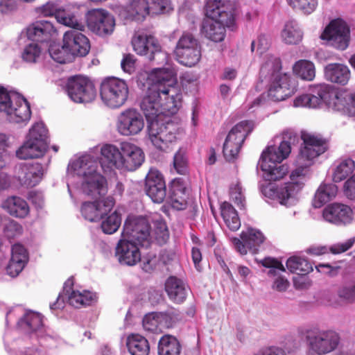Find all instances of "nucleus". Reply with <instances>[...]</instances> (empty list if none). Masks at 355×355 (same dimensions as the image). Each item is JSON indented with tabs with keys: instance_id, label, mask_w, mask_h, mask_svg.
<instances>
[{
	"instance_id": "obj_1",
	"label": "nucleus",
	"mask_w": 355,
	"mask_h": 355,
	"mask_svg": "<svg viewBox=\"0 0 355 355\" xmlns=\"http://www.w3.org/2000/svg\"><path fill=\"white\" fill-rule=\"evenodd\" d=\"M279 140V144H269L262 152L258 166L263 172L265 181L275 182L282 179L288 173V166L282 164L292 150L297 147V155L294 160L295 168L290 175L291 182L281 186L272 182L261 188L264 196L272 200H277L279 203L287 207L293 206L297 202L295 195L302 189L304 182L309 179L311 171V133L302 130L299 135L291 129L283 132Z\"/></svg>"
},
{
	"instance_id": "obj_2",
	"label": "nucleus",
	"mask_w": 355,
	"mask_h": 355,
	"mask_svg": "<svg viewBox=\"0 0 355 355\" xmlns=\"http://www.w3.org/2000/svg\"><path fill=\"white\" fill-rule=\"evenodd\" d=\"M100 159L91 154H85L70 162L67 168L68 192L72 197L71 187L93 198H100L107 193V181L101 174L111 175L114 168L133 171L145 159L143 150L136 145L123 142L120 149L112 144L101 148Z\"/></svg>"
},
{
	"instance_id": "obj_3",
	"label": "nucleus",
	"mask_w": 355,
	"mask_h": 355,
	"mask_svg": "<svg viewBox=\"0 0 355 355\" xmlns=\"http://www.w3.org/2000/svg\"><path fill=\"white\" fill-rule=\"evenodd\" d=\"M153 84L140 102L146 116L147 130L152 144L160 151H166L180 134L178 124L171 116L181 105V94L173 87L172 73L167 69H154L151 73Z\"/></svg>"
},
{
	"instance_id": "obj_4",
	"label": "nucleus",
	"mask_w": 355,
	"mask_h": 355,
	"mask_svg": "<svg viewBox=\"0 0 355 355\" xmlns=\"http://www.w3.org/2000/svg\"><path fill=\"white\" fill-rule=\"evenodd\" d=\"M282 62L279 58L270 56L262 64L259 76L261 83H268V94L262 93L254 98L252 91H250L245 103V109L250 113L254 112L266 101V98L273 101H281L291 96L297 90V83L291 73H282Z\"/></svg>"
},
{
	"instance_id": "obj_5",
	"label": "nucleus",
	"mask_w": 355,
	"mask_h": 355,
	"mask_svg": "<svg viewBox=\"0 0 355 355\" xmlns=\"http://www.w3.org/2000/svg\"><path fill=\"white\" fill-rule=\"evenodd\" d=\"M12 317H19L16 331L21 334L13 340L37 341L41 346L47 348L57 347L64 343L56 332L44 325V317L41 313L26 310L21 306L17 305L6 312V325Z\"/></svg>"
},
{
	"instance_id": "obj_6",
	"label": "nucleus",
	"mask_w": 355,
	"mask_h": 355,
	"mask_svg": "<svg viewBox=\"0 0 355 355\" xmlns=\"http://www.w3.org/2000/svg\"><path fill=\"white\" fill-rule=\"evenodd\" d=\"M205 13L208 19L202 23V33L212 42H222L226 34L225 27L230 28L234 25V6L228 0H207Z\"/></svg>"
},
{
	"instance_id": "obj_7",
	"label": "nucleus",
	"mask_w": 355,
	"mask_h": 355,
	"mask_svg": "<svg viewBox=\"0 0 355 355\" xmlns=\"http://www.w3.org/2000/svg\"><path fill=\"white\" fill-rule=\"evenodd\" d=\"M0 112L12 123H27L31 119V106L20 94L0 86Z\"/></svg>"
},
{
	"instance_id": "obj_8",
	"label": "nucleus",
	"mask_w": 355,
	"mask_h": 355,
	"mask_svg": "<svg viewBox=\"0 0 355 355\" xmlns=\"http://www.w3.org/2000/svg\"><path fill=\"white\" fill-rule=\"evenodd\" d=\"M49 143L44 124L37 122L30 129L26 141L17 150L16 156L21 159L39 158L44 155Z\"/></svg>"
},
{
	"instance_id": "obj_9",
	"label": "nucleus",
	"mask_w": 355,
	"mask_h": 355,
	"mask_svg": "<svg viewBox=\"0 0 355 355\" xmlns=\"http://www.w3.org/2000/svg\"><path fill=\"white\" fill-rule=\"evenodd\" d=\"M73 279L69 277L64 284L63 290L60 293L56 301L50 304V309L52 313L57 310L62 309L66 302L69 305L79 309L83 306H90L94 303L96 300V294L89 291L84 290L83 292L75 291L73 288Z\"/></svg>"
},
{
	"instance_id": "obj_10",
	"label": "nucleus",
	"mask_w": 355,
	"mask_h": 355,
	"mask_svg": "<svg viewBox=\"0 0 355 355\" xmlns=\"http://www.w3.org/2000/svg\"><path fill=\"white\" fill-rule=\"evenodd\" d=\"M349 96L344 91L334 86L321 84L312 86V108L325 104L334 110H343L349 104Z\"/></svg>"
},
{
	"instance_id": "obj_11",
	"label": "nucleus",
	"mask_w": 355,
	"mask_h": 355,
	"mask_svg": "<svg viewBox=\"0 0 355 355\" xmlns=\"http://www.w3.org/2000/svg\"><path fill=\"white\" fill-rule=\"evenodd\" d=\"M128 87L122 79L109 77L101 83L100 96L107 107L115 109L122 106L128 99Z\"/></svg>"
},
{
	"instance_id": "obj_12",
	"label": "nucleus",
	"mask_w": 355,
	"mask_h": 355,
	"mask_svg": "<svg viewBox=\"0 0 355 355\" xmlns=\"http://www.w3.org/2000/svg\"><path fill=\"white\" fill-rule=\"evenodd\" d=\"M253 128L252 121H242L231 129L223 148V153L227 161L232 162L236 158L245 138L252 132Z\"/></svg>"
},
{
	"instance_id": "obj_13",
	"label": "nucleus",
	"mask_w": 355,
	"mask_h": 355,
	"mask_svg": "<svg viewBox=\"0 0 355 355\" xmlns=\"http://www.w3.org/2000/svg\"><path fill=\"white\" fill-rule=\"evenodd\" d=\"M68 96L75 103H86L96 95L94 84L87 77L76 75L69 77L64 86Z\"/></svg>"
},
{
	"instance_id": "obj_14",
	"label": "nucleus",
	"mask_w": 355,
	"mask_h": 355,
	"mask_svg": "<svg viewBox=\"0 0 355 355\" xmlns=\"http://www.w3.org/2000/svg\"><path fill=\"white\" fill-rule=\"evenodd\" d=\"M121 235L148 248L152 243L150 225L148 220L142 216L128 217L123 225Z\"/></svg>"
},
{
	"instance_id": "obj_15",
	"label": "nucleus",
	"mask_w": 355,
	"mask_h": 355,
	"mask_svg": "<svg viewBox=\"0 0 355 355\" xmlns=\"http://www.w3.org/2000/svg\"><path fill=\"white\" fill-rule=\"evenodd\" d=\"M134 51L140 55L146 56L157 64L167 62L168 54L162 50L157 39L149 35L139 34L132 40Z\"/></svg>"
},
{
	"instance_id": "obj_16",
	"label": "nucleus",
	"mask_w": 355,
	"mask_h": 355,
	"mask_svg": "<svg viewBox=\"0 0 355 355\" xmlns=\"http://www.w3.org/2000/svg\"><path fill=\"white\" fill-rule=\"evenodd\" d=\"M349 28L340 19L332 20L325 28L322 38L328 40L331 45L339 50H345L349 46Z\"/></svg>"
},
{
	"instance_id": "obj_17",
	"label": "nucleus",
	"mask_w": 355,
	"mask_h": 355,
	"mask_svg": "<svg viewBox=\"0 0 355 355\" xmlns=\"http://www.w3.org/2000/svg\"><path fill=\"white\" fill-rule=\"evenodd\" d=\"M140 248V245L121 235L115 247L114 257L122 266H135L141 260Z\"/></svg>"
},
{
	"instance_id": "obj_18",
	"label": "nucleus",
	"mask_w": 355,
	"mask_h": 355,
	"mask_svg": "<svg viewBox=\"0 0 355 355\" xmlns=\"http://www.w3.org/2000/svg\"><path fill=\"white\" fill-rule=\"evenodd\" d=\"M144 127V116L135 109H127L118 116L117 130L122 135H136L143 130Z\"/></svg>"
},
{
	"instance_id": "obj_19",
	"label": "nucleus",
	"mask_w": 355,
	"mask_h": 355,
	"mask_svg": "<svg viewBox=\"0 0 355 355\" xmlns=\"http://www.w3.org/2000/svg\"><path fill=\"white\" fill-rule=\"evenodd\" d=\"M113 197L107 196L94 202H85L81 206V214L85 220L96 222L107 216L114 206Z\"/></svg>"
},
{
	"instance_id": "obj_20",
	"label": "nucleus",
	"mask_w": 355,
	"mask_h": 355,
	"mask_svg": "<svg viewBox=\"0 0 355 355\" xmlns=\"http://www.w3.org/2000/svg\"><path fill=\"white\" fill-rule=\"evenodd\" d=\"M144 190L154 202H162L166 197V187L162 174L157 170H150L146 177Z\"/></svg>"
},
{
	"instance_id": "obj_21",
	"label": "nucleus",
	"mask_w": 355,
	"mask_h": 355,
	"mask_svg": "<svg viewBox=\"0 0 355 355\" xmlns=\"http://www.w3.org/2000/svg\"><path fill=\"white\" fill-rule=\"evenodd\" d=\"M8 332H6L3 340L6 351L10 355H49L46 351L37 347V341L12 340Z\"/></svg>"
},
{
	"instance_id": "obj_22",
	"label": "nucleus",
	"mask_w": 355,
	"mask_h": 355,
	"mask_svg": "<svg viewBox=\"0 0 355 355\" xmlns=\"http://www.w3.org/2000/svg\"><path fill=\"white\" fill-rule=\"evenodd\" d=\"M323 218L336 225H346L353 220V211L347 205L334 202L328 205L322 211Z\"/></svg>"
},
{
	"instance_id": "obj_23",
	"label": "nucleus",
	"mask_w": 355,
	"mask_h": 355,
	"mask_svg": "<svg viewBox=\"0 0 355 355\" xmlns=\"http://www.w3.org/2000/svg\"><path fill=\"white\" fill-rule=\"evenodd\" d=\"M241 239L242 241L238 238H234L232 241L234 248L241 254H247L248 250L253 254L257 253L258 248L265 240L261 231L252 228L248 229L246 233L243 232Z\"/></svg>"
},
{
	"instance_id": "obj_24",
	"label": "nucleus",
	"mask_w": 355,
	"mask_h": 355,
	"mask_svg": "<svg viewBox=\"0 0 355 355\" xmlns=\"http://www.w3.org/2000/svg\"><path fill=\"white\" fill-rule=\"evenodd\" d=\"M56 34V28L48 20H39L33 22L26 28L28 40L40 44L48 42Z\"/></svg>"
},
{
	"instance_id": "obj_25",
	"label": "nucleus",
	"mask_w": 355,
	"mask_h": 355,
	"mask_svg": "<svg viewBox=\"0 0 355 355\" xmlns=\"http://www.w3.org/2000/svg\"><path fill=\"white\" fill-rule=\"evenodd\" d=\"M29 260L26 248L20 243H15L11 248V257L5 270L11 277H17L24 270Z\"/></svg>"
},
{
	"instance_id": "obj_26",
	"label": "nucleus",
	"mask_w": 355,
	"mask_h": 355,
	"mask_svg": "<svg viewBox=\"0 0 355 355\" xmlns=\"http://www.w3.org/2000/svg\"><path fill=\"white\" fill-rule=\"evenodd\" d=\"M80 31L69 30L66 31L63 36V42H64L65 46L69 47L75 56L84 57L89 51L90 44L88 38Z\"/></svg>"
},
{
	"instance_id": "obj_27",
	"label": "nucleus",
	"mask_w": 355,
	"mask_h": 355,
	"mask_svg": "<svg viewBox=\"0 0 355 355\" xmlns=\"http://www.w3.org/2000/svg\"><path fill=\"white\" fill-rule=\"evenodd\" d=\"M340 338L337 333L333 331L315 333L312 331V350L318 354H324L334 350Z\"/></svg>"
},
{
	"instance_id": "obj_28",
	"label": "nucleus",
	"mask_w": 355,
	"mask_h": 355,
	"mask_svg": "<svg viewBox=\"0 0 355 355\" xmlns=\"http://www.w3.org/2000/svg\"><path fill=\"white\" fill-rule=\"evenodd\" d=\"M188 195L184 181L182 178L174 179L170 185L166 198L167 203L176 210H183L187 205Z\"/></svg>"
},
{
	"instance_id": "obj_29",
	"label": "nucleus",
	"mask_w": 355,
	"mask_h": 355,
	"mask_svg": "<svg viewBox=\"0 0 355 355\" xmlns=\"http://www.w3.org/2000/svg\"><path fill=\"white\" fill-rule=\"evenodd\" d=\"M44 169L39 162H28L20 166L19 180L21 184L27 187L36 186L42 179Z\"/></svg>"
},
{
	"instance_id": "obj_30",
	"label": "nucleus",
	"mask_w": 355,
	"mask_h": 355,
	"mask_svg": "<svg viewBox=\"0 0 355 355\" xmlns=\"http://www.w3.org/2000/svg\"><path fill=\"white\" fill-rule=\"evenodd\" d=\"M165 291L171 302L180 304L187 299L189 287L181 279L170 276L165 282Z\"/></svg>"
},
{
	"instance_id": "obj_31",
	"label": "nucleus",
	"mask_w": 355,
	"mask_h": 355,
	"mask_svg": "<svg viewBox=\"0 0 355 355\" xmlns=\"http://www.w3.org/2000/svg\"><path fill=\"white\" fill-rule=\"evenodd\" d=\"M324 76L331 83L345 85L350 78V71L343 64L330 63L324 68Z\"/></svg>"
},
{
	"instance_id": "obj_32",
	"label": "nucleus",
	"mask_w": 355,
	"mask_h": 355,
	"mask_svg": "<svg viewBox=\"0 0 355 355\" xmlns=\"http://www.w3.org/2000/svg\"><path fill=\"white\" fill-rule=\"evenodd\" d=\"M2 207L10 215L17 218H24L29 213L27 202L20 197L11 196L2 203Z\"/></svg>"
},
{
	"instance_id": "obj_33",
	"label": "nucleus",
	"mask_w": 355,
	"mask_h": 355,
	"mask_svg": "<svg viewBox=\"0 0 355 355\" xmlns=\"http://www.w3.org/2000/svg\"><path fill=\"white\" fill-rule=\"evenodd\" d=\"M182 49L174 50L177 60L180 64L187 67H193L199 62L201 57L199 42L189 49H186L184 47H182Z\"/></svg>"
},
{
	"instance_id": "obj_34",
	"label": "nucleus",
	"mask_w": 355,
	"mask_h": 355,
	"mask_svg": "<svg viewBox=\"0 0 355 355\" xmlns=\"http://www.w3.org/2000/svg\"><path fill=\"white\" fill-rule=\"evenodd\" d=\"M181 351L182 345L176 337L165 334L159 340L157 355H180Z\"/></svg>"
},
{
	"instance_id": "obj_35",
	"label": "nucleus",
	"mask_w": 355,
	"mask_h": 355,
	"mask_svg": "<svg viewBox=\"0 0 355 355\" xmlns=\"http://www.w3.org/2000/svg\"><path fill=\"white\" fill-rule=\"evenodd\" d=\"M126 345L131 355H148L150 345L148 340L139 334H131L127 338Z\"/></svg>"
},
{
	"instance_id": "obj_36",
	"label": "nucleus",
	"mask_w": 355,
	"mask_h": 355,
	"mask_svg": "<svg viewBox=\"0 0 355 355\" xmlns=\"http://www.w3.org/2000/svg\"><path fill=\"white\" fill-rule=\"evenodd\" d=\"M355 170V162L351 158H346L341 160L332 169V181L334 183H339L346 180Z\"/></svg>"
},
{
	"instance_id": "obj_37",
	"label": "nucleus",
	"mask_w": 355,
	"mask_h": 355,
	"mask_svg": "<svg viewBox=\"0 0 355 355\" xmlns=\"http://www.w3.org/2000/svg\"><path fill=\"white\" fill-rule=\"evenodd\" d=\"M338 192V187L334 184H322L316 191L313 205L315 207H320L336 197Z\"/></svg>"
},
{
	"instance_id": "obj_38",
	"label": "nucleus",
	"mask_w": 355,
	"mask_h": 355,
	"mask_svg": "<svg viewBox=\"0 0 355 355\" xmlns=\"http://www.w3.org/2000/svg\"><path fill=\"white\" fill-rule=\"evenodd\" d=\"M302 36L303 32L296 21L290 20L285 24L282 37L286 44H296L302 40Z\"/></svg>"
},
{
	"instance_id": "obj_39",
	"label": "nucleus",
	"mask_w": 355,
	"mask_h": 355,
	"mask_svg": "<svg viewBox=\"0 0 355 355\" xmlns=\"http://www.w3.org/2000/svg\"><path fill=\"white\" fill-rule=\"evenodd\" d=\"M221 216L227 227L232 231H236L241 227V220L234 207L227 202L220 205Z\"/></svg>"
},
{
	"instance_id": "obj_40",
	"label": "nucleus",
	"mask_w": 355,
	"mask_h": 355,
	"mask_svg": "<svg viewBox=\"0 0 355 355\" xmlns=\"http://www.w3.org/2000/svg\"><path fill=\"white\" fill-rule=\"evenodd\" d=\"M49 52L52 59L60 64L71 62L76 57L69 47L65 46L64 42H63L62 45L59 44H51Z\"/></svg>"
},
{
	"instance_id": "obj_41",
	"label": "nucleus",
	"mask_w": 355,
	"mask_h": 355,
	"mask_svg": "<svg viewBox=\"0 0 355 355\" xmlns=\"http://www.w3.org/2000/svg\"><path fill=\"white\" fill-rule=\"evenodd\" d=\"M128 12L132 20L143 21L150 14L148 0H130Z\"/></svg>"
},
{
	"instance_id": "obj_42",
	"label": "nucleus",
	"mask_w": 355,
	"mask_h": 355,
	"mask_svg": "<svg viewBox=\"0 0 355 355\" xmlns=\"http://www.w3.org/2000/svg\"><path fill=\"white\" fill-rule=\"evenodd\" d=\"M121 223V217L116 211H114L110 215L105 216L103 218L101 227L102 231L106 234H112L116 232Z\"/></svg>"
},
{
	"instance_id": "obj_43",
	"label": "nucleus",
	"mask_w": 355,
	"mask_h": 355,
	"mask_svg": "<svg viewBox=\"0 0 355 355\" xmlns=\"http://www.w3.org/2000/svg\"><path fill=\"white\" fill-rule=\"evenodd\" d=\"M329 148V140L319 135H312V165L315 159Z\"/></svg>"
},
{
	"instance_id": "obj_44",
	"label": "nucleus",
	"mask_w": 355,
	"mask_h": 355,
	"mask_svg": "<svg viewBox=\"0 0 355 355\" xmlns=\"http://www.w3.org/2000/svg\"><path fill=\"white\" fill-rule=\"evenodd\" d=\"M41 53V46L31 41V42L25 46L21 53V58L27 63H36L40 59Z\"/></svg>"
},
{
	"instance_id": "obj_45",
	"label": "nucleus",
	"mask_w": 355,
	"mask_h": 355,
	"mask_svg": "<svg viewBox=\"0 0 355 355\" xmlns=\"http://www.w3.org/2000/svg\"><path fill=\"white\" fill-rule=\"evenodd\" d=\"M153 237L155 242L160 246L166 244L169 239V232L165 221L157 219L153 222Z\"/></svg>"
},
{
	"instance_id": "obj_46",
	"label": "nucleus",
	"mask_w": 355,
	"mask_h": 355,
	"mask_svg": "<svg viewBox=\"0 0 355 355\" xmlns=\"http://www.w3.org/2000/svg\"><path fill=\"white\" fill-rule=\"evenodd\" d=\"M286 268L292 273H299L311 270L309 261L302 257L293 256L286 261Z\"/></svg>"
},
{
	"instance_id": "obj_47",
	"label": "nucleus",
	"mask_w": 355,
	"mask_h": 355,
	"mask_svg": "<svg viewBox=\"0 0 355 355\" xmlns=\"http://www.w3.org/2000/svg\"><path fill=\"white\" fill-rule=\"evenodd\" d=\"M56 21L61 24L72 28L71 30H84L85 28L84 24L80 21L74 15L63 9L58 12Z\"/></svg>"
},
{
	"instance_id": "obj_48",
	"label": "nucleus",
	"mask_w": 355,
	"mask_h": 355,
	"mask_svg": "<svg viewBox=\"0 0 355 355\" xmlns=\"http://www.w3.org/2000/svg\"><path fill=\"white\" fill-rule=\"evenodd\" d=\"M173 166L178 173L187 175L189 173L187 149L180 148L174 155Z\"/></svg>"
},
{
	"instance_id": "obj_49",
	"label": "nucleus",
	"mask_w": 355,
	"mask_h": 355,
	"mask_svg": "<svg viewBox=\"0 0 355 355\" xmlns=\"http://www.w3.org/2000/svg\"><path fill=\"white\" fill-rule=\"evenodd\" d=\"M97 26L99 27V31H92L93 32L100 35L111 34L114 31L115 21L113 16L106 11L105 19L98 20Z\"/></svg>"
},
{
	"instance_id": "obj_50",
	"label": "nucleus",
	"mask_w": 355,
	"mask_h": 355,
	"mask_svg": "<svg viewBox=\"0 0 355 355\" xmlns=\"http://www.w3.org/2000/svg\"><path fill=\"white\" fill-rule=\"evenodd\" d=\"M61 10L60 5L55 1H49L36 8V12L38 14L44 17L54 16L55 19H57L58 12Z\"/></svg>"
},
{
	"instance_id": "obj_51",
	"label": "nucleus",
	"mask_w": 355,
	"mask_h": 355,
	"mask_svg": "<svg viewBox=\"0 0 355 355\" xmlns=\"http://www.w3.org/2000/svg\"><path fill=\"white\" fill-rule=\"evenodd\" d=\"M105 12L106 10L103 9H94L87 12L86 21L88 28L91 31H99V27H97V22L101 19H105Z\"/></svg>"
},
{
	"instance_id": "obj_52",
	"label": "nucleus",
	"mask_w": 355,
	"mask_h": 355,
	"mask_svg": "<svg viewBox=\"0 0 355 355\" xmlns=\"http://www.w3.org/2000/svg\"><path fill=\"white\" fill-rule=\"evenodd\" d=\"M293 73L302 80H311V62L300 60L295 62L293 68Z\"/></svg>"
},
{
	"instance_id": "obj_53",
	"label": "nucleus",
	"mask_w": 355,
	"mask_h": 355,
	"mask_svg": "<svg viewBox=\"0 0 355 355\" xmlns=\"http://www.w3.org/2000/svg\"><path fill=\"white\" fill-rule=\"evenodd\" d=\"M3 227V234L9 239L21 234L22 232V227L17 222L8 218L5 219Z\"/></svg>"
},
{
	"instance_id": "obj_54",
	"label": "nucleus",
	"mask_w": 355,
	"mask_h": 355,
	"mask_svg": "<svg viewBox=\"0 0 355 355\" xmlns=\"http://www.w3.org/2000/svg\"><path fill=\"white\" fill-rule=\"evenodd\" d=\"M261 263L263 267L270 268L268 271V275L270 276L275 277L277 275L278 271H285L282 263L274 258L266 257L261 261Z\"/></svg>"
},
{
	"instance_id": "obj_55",
	"label": "nucleus",
	"mask_w": 355,
	"mask_h": 355,
	"mask_svg": "<svg viewBox=\"0 0 355 355\" xmlns=\"http://www.w3.org/2000/svg\"><path fill=\"white\" fill-rule=\"evenodd\" d=\"M150 13L159 15L169 12L173 10L170 0H151Z\"/></svg>"
},
{
	"instance_id": "obj_56",
	"label": "nucleus",
	"mask_w": 355,
	"mask_h": 355,
	"mask_svg": "<svg viewBox=\"0 0 355 355\" xmlns=\"http://www.w3.org/2000/svg\"><path fill=\"white\" fill-rule=\"evenodd\" d=\"M142 324L144 330L146 331L157 333L160 331L158 318L154 313L146 315L143 319Z\"/></svg>"
},
{
	"instance_id": "obj_57",
	"label": "nucleus",
	"mask_w": 355,
	"mask_h": 355,
	"mask_svg": "<svg viewBox=\"0 0 355 355\" xmlns=\"http://www.w3.org/2000/svg\"><path fill=\"white\" fill-rule=\"evenodd\" d=\"M310 271L311 270L299 273L293 277V285L297 290L302 291L309 288L311 285Z\"/></svg>"
},
{
	"instance_id": "obj_58",
	"label": "nucleus",
	"mask_w": 355,
	"mask_h": 355,
	"mask_svg": "<svg viewBox=\"0 0 355 355\" xmlns=\"http://www.w3.org/2000/svg\"><path fill=\"white\" fill-rule=\"evenodd\" d=\"M270 46V41L268 37L265 35H261L256 40H253L251 43V51L254 52L255 50L257 53L261 55L263 54Z\"/></svg>"
},
{
	"instance_id": "obj_59",
	"label": "nucleus",
	"mask_w": 355,
	"mask_h": 355,
	"mask_svg": "<svg viewBox=\"0 0 355 355\" xmlns=\"http://www.w3.org/2000/svg\"><path fill=\"white\" fill-rule=\"evenodd\" d=\"M198 42V40L191 33H184L178 40L175 50H182V47L187 49L196 45Z\"/></svg>"
},
{
	"instance_id": "obj_60",
	"label": "nucleus",
	"mask_w": 355,
	"mask_h": 355,
	"mask_svg": "<svg viewBox=\"0 0 355 355\" xmlns=\"http://www.w3.org/2000/svg\"><path fill=\"white\" fill-rule=\"evenodd\" d=\"M122 70L128 74H132L136 68V59L132 54H124L121 62Z\"/></svg>"
},
{
	"instance_id": "obj_61",
	"label": "nucleus",
	"mask_w": 355,
	"mask_h": 355,
	"mask_svg": "<svg viewBox=\"0 0 355 355\" xmlns=\"http://www.w3.org/2000/svg\"><path fill=\"white\" fill-rule=\"evenodd\" d=\"M230 195L234 203L236 204L240 209L244 208L245 197L240 184H237L234 188H231Z\"/></svg>"
},
{
	"instance_id": "obj_62",
	"label": "nucleus",
	"mask_w": 355,
	"mask_h": 355,
	"mask_svg": "<svg viewBox=\"0 0 355 355\" xmlns=\"http://www.w3.org/2000/svg\"><path fill=\"white\" fill-rule=\"evenodd\" d=\"M343 191L348 199L355 200V173L345 182Z\"/></svg>"
},
{
	"instance_id": "obj_63",
	"label": "nucleus",
	"mask_w": 355,
	"mask_h": 355,
	"mask_svg": "<svg viewBox=\"0 0 355 355\" xmlns=\"http://www.w3.org/2000/svg\"><path fill=\"white\" fill-rule=\"evenodd\" d=\"M355 243V237L347 240L345 242L339 243L331 245L329 248L331 252L334 254H340L347 251Z\"/></svg>"
},
{
	"instance_id": "obj_64",
	"label": "nucleus",
	"mask_w": 355,
	"mask_h": 355,
	"mask_svg": "<svg viewBox=\"0 0 355 355\" xmlns=\"http://www.w3.org/2000/svg\"><path fill=\"white\" fill-rule=\"evenodd\" d=\"M338 295L340 298L349 302L355 300V283L342 286L338 291Z\"/></svg>"
}]
</instances>
